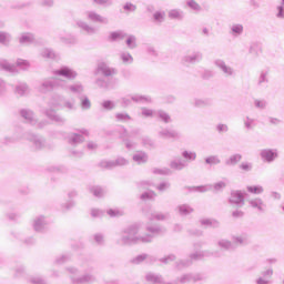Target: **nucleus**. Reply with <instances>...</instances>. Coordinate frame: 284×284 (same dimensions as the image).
<instances>
[{"label": "nucleus", "instance_id": "obj_1", "mask_svg": "<svg viewBox=\"0 0 284 284\" xmlns=\"http://www.w3.org/2000/svg\"><path fill=\"white\" fill-rule=\"evenodd\" d=\"M148 233H141V225L133 224L124 229L121 233L119 243L122 245H139V243H152L154 236L163 234V229L159 225L148 224L145 227Z\"/></svg>", "mask_w": 284, "mask_h": 284}, {"label": "nucleus", "instance_id": "obj_2", "mask_svg": "<svg viewBox=\"0 0 284 284\" xmlns=\"http://www.w3.org/2000/svg\"><path fill=\"white\" fill-rule=\"evenodd\" d=\"M61 101H63V97L59 94H53L49 102V109L44 110V115L49 118L50 121H54L55 123H59L60 125H63L65 123V119L57 113L55 108H61Z\"/></svg>", "mask_w": 284, "mask_h": 284}, {"label": "nucleus", "instance_id": "obj_3", "mask_svg": "<svg viewBox=\"0 0 284 284\" xmlns=\"http://www.w3.org/2000/svg\"><path fill=\"white\" fill-rule=\"evenodd\" d=\"M213 256L214 258H221L223 253L221 251H196L195 253L190 254V260L180 261L176 263L178 270H182V267H190L192 265V261H202V258Z\"/></svg>", "mask_w": 284, "mask_h": 284}, {"label": "nucleus", "instance_id": "obj_4", "mask_svg": "<svg viewBox=\"0 0 284 284\" xmlns=\"http://www.w3.org/2000/svg\"><path fill=\"white\" fill-rule=\"evenodd\" d=\"M63 80L50 78L41 82V84L37 88L40 94H48V92H52L57 90V88H63Z\"/></svg>", "mask_w": 284, "mask_h": 284}, {"label": "nucleus", "instance_id": "obj_5", "mask_svg": "<svg viewBox=\"0 0 284 284\" xmlns=\"http://www.w3.org/2000/svg\"><path fill=\"white\" fill-rule=\"evenodd\" d=\"M130 162L125 158H118L114 161H101L100 168H103L104 170H112L114 168H123L124 165H128Z\"/></svg>", "mask_w": 284, "mask_h": 284}, {"label": "nucleus", "instance_id": "obj_6", "mask_svg": "<svg viewBox=\"0 0 284 284\" xmlns=\"http://www.w3.org/2000/svg\"><path fill=\"white\" fill-rule=\"evenodd\" d=\"M214 65L215 68L220 69L224 77H236V71L234 70V68L227 65V63H225V60L217 59L214 61Z\"/></svg>", "mask_w": 284, "mask_h": 284}, {"label": "nucleus", "instance_id": "obj_7", "mask_svg": "<svg viewBox=\"0 0 284 284\" xmlns=\"http://www.w3.org/2000/svg\"><path fill=\"white\" fill-rule=\"evenodd\" d=\"M134 101V103H152V99L145 95L135 94L131 98H122V108H128Z\"/></svg>", "mask_w": 284, "mask_h": 284}, {"label": "nucleus", "instance_id": "obj_8", "mask_svg": "<svg viewBox=\"0 0 284 284\" xmlns=\"http://www.w3.org/2000/svg\"><path fill=\"white\" fill-rule=\"evenodd\" d=\"M260 156L265 163H274L278 159V150L276 149H263L260 152Z\"/></svg>", "mask_w": 284, "mask_h": 284}, {"label": "nucleus", "instance_id": "obj_9", "mask_svg": "<svg viewBox=\"0 0 284 284\" xmlns=\"http://www.w3.org/2000/svg\"><path fill=\"white\" fill-rule=\"evenodd\" d=\"M50 225V221L43 215H39L33 220V230L34 232H45Z\"/></svg>", "mask_w": 284, "mask_h": 284}, {"label": "nucleus", "instance_id": "obj_10", "mask_svg": "<svg viewBox=\"0 0 284 284\" xmlns=\"http://www.w3.org/2000/svg\"><path fill=\"white\" fill-rule=\"evenodd\" d=\"M27 141H30L36 150H43V148H45V139L41 135L29 133Z\"/></svg>", "mask_w": 284, "mask_h": 284}, {"label": "nucleus", "instance_id": "obj_11", "mask_svg": "<svg viewBox=\"0 0 284 284\" xmlns=\"http://www.w3.org/2000/svg\"><path fill=\"white\" fill-rule=\"evenodd\" d=\"M229 202L231 205L243 207L245 205V195L241 191H232Z\"/></svg>", "mask_w": 284, "mask_h": 284}, {"label": "nucleus", "instance_id": "obj_12", "mask_svg": "<svg viewBox=\"0 0 284 284\" xmlns=\"http://www.w3.org/2000/svg\"><path fill=\"white\" fill-rule=\"evenodd\" d=\"M87 19L92 21V23H102L103 26H108V23H110L108 18L97 13L95 11H88Z\"/></svg>", "mask_w": 284, "mask_h": 284}, {"label": "nucleus", "instance_id": "obj_13", "mask_svg": "<svg viewBox=\"0 0 284 284\" xmlns=\"http://www.w3.org/2000/svg\"><path fill=\"white\" fill-rule=\"evenodd\" d=\"M201 61H203V53L201 51H195L182 58V63H191L192 65L201 63Z\"/></svg>", "mask_w": 284, "mask_h": 284}, {"label": "nucleus", "instance_id": "obj_14", "mask_svg": "<svg viewBox=\"0 0 284 284\" xmlns=\"http://www.w3.org/2000/svg\"><path fill=\"white\" fill-rule=\"evenodd\" d=\"M55 77H64V79H77V71L68 68V67H62L53 72Z\"/></svg>", "mask_w": 284, "mask_h": 284}, {"label": "nucleus", "instance_id": "obj_15", "mask_svg": "<svg viewBox=\"0 0 284 284\" xmlns=\"http://www.w3.org/2000/svg\"><path fill=\"white\" fill-rule=\"evenodd\" d=\"M20 116L30 125H37V116L34 115V111L30 109H22L20 110Z\"/></svg>", "mask_w": 284, "mask_h": 284}, {"label": "nucleus", "instance_id": "obj_16", "mask_svg": "<svg viewBox=\"0 0 284 284\" xmlns=\"http://www.w3.org/2000/svg\"><path fill=\"white\" fill-rule=\"evenodd\" d=\"M72 283L77 284H92L97 281V277L90 273H85L84 275L80 277H71Z\"/></svg>", "mask_w": 284, "mask_h": 284}, {"label": "nucleus", "instance_id": "obj_17", "mask_svg": "<svg viewBox=\"0 0 284 284\" xmlns=\"http://www.w3.org/2000/svg\"><path fill=\"white\" fill-rule=\"evenodd\" d=\"M159 136H161V139H180L181 133H179V131L172 130V129H162L159 132Z\"/></svg>", "mask_w": 284, "mask_h": 284}, {"label": "nucleus", "instance_id": "obj_18", "mask_svg": "<svg viewBox=\"0 0 284 284\" xmlns=\"http://www.w3.org/2000/svg\"><path fill=\"white\" fill-rule=\"evenodd\" d=\"M98 72H101L103 77H113V74H116V69H112L108 67V64L101 63L98 67Z\"/></svg>", "mask_w": 284, "mask_h": 284}, {"label": "nucleus", "instance_id": "obj_19", "mask_svg": "<svg viewBox=\"0 0 284 284\" xmlns=\"http://www.w3.org/2000/svg\"><path fill=\"white\" fill-rule=\"evenodd\" d=\"M251 207L257 210L258 212H265V202L261 197H255L248 201Z\"/></svg>", "mask_w": 284, "mask_h": 284}, {"label": "nucleus", "instance_id": "obj_20", "mask_svg": "<svg viewBox=\"0 0 284 284\" xmlns=\"http://www.w3.org/2000/svg\"><path fill=\"white\" fill-rule=\"evenodd\" d=\"M0 68L2 70H6V72H10V74H18L19 70H17V65L10 64L7 60H1L0 61Z\"/></svg>", "mask_w": 284, "mask_h": 284}, {"label": "nucleus", "instance_id": "obj_21", "mask_svg": "<svg viewBox=\"0 0 284 284\" xmlns=\"http://www.w3.org/2000/svg\"><path fill=\"white\" fill-rule=\"evenodd\" d=\"M170 168L172 170H178V171L185 170V168H187V161L182 159L173 160L170 163Z\"/></svg>", "mask_w": 284, "mask_h": 284}, {"label": "nucleus", "instance_id": "obj_22", "mask_svg": "<svg viewBox=\"0 0 284 284\" xmlns=\"http://www.w3.org/2000/svg\"><path fill=\"white\" fill-rule=\"evenodd\" d=\"M267 77H270V71L260 72V77L257 79V85H260V88L267 87V84L270 83V79Z\"/></svg>", "mask_w": 284, "mask_h": 284}, {"label": "nucleus", "instance_id": "obj_23", "mask_svg": "<svg viewBox=\"0 0 284 284\" xmlns=\"http://www.w3.org/2000/svg\"><path fill=\"white\" fill-rule=\"evenodd\" d=\"M200 274H185L180 277V283H196V281H201Z\"/></svg>", "mask_w": 284, "mask_h": 284}, {"label": "nucleus", "instance_id": "obj_24", "mask_svg": "<svg viewBox=\"0 0 284 284\" xmlns=\"http://www.w3.org/2000/svg\"><path fill=\"white\" fill-rule=\"evenodd\" d=\"M19 43H21V45H30L34 43V34L22 33L21 37L19 38Z\"/></svg>", "mask_w": 284, "mask_h": 284}, {"label": "nucleus", "instance_id": "obj_25", "mask_svg": "<svg viewBox=\"0 0 284 284\" xmlns=\"http://www.w3.org/2000/svg\"><path fill=\"white\" fill-rule=\"evenodd\" d=\"M185 13L181 9H173L169 11V19H174L176 21H183Z\"/></svg>", "mask_w": 284, "mask_h": 284}, {"label": "nucleus", "instance_id": "obj_26", "mask_svg": "<svg viewBox=\"0 0 284 284\" xmlns=\"http://www.w3.org/2000/svg\"><path fill=\"white\" fill-rule=\"evenodd\" d=\"M243 159V155L235 153L233 155H231L229 159L225 160V165H227L229 168H232L234 165H237L239 163H241V160Z\"/></svg>", "mask_w": 284, "mask_h": 284}, {"label": "nucleus", "instance_id": "obj_27", "mask_svg": "<svg viewBox=\"0 0 284 284\" xmlns=\"http://www.w3.org/2000/svg\"><path fill=\"white\" fill-rule=\"evenodd\" d=\"M85 141V138L83 135L78 133H71L69 134V143L70 145H79L80 143H83Z\"/></svg>", "mask_w": 284, "mask_h": 284}, {"label": "nucleus", "instance_id": "obj_28", "mask_svg": "<svg viewBox=\"0 0 284 284\" xmlns=\"http://www.w3.org/2000/svg\"><path fill=\"white\" fill-rule=\"evenodd\" d=\"M28 92H30V88L26 82H21L16 87V94H18L19 97H26Z\"/></svg>", "mask_w": 284, "mask_h": 284}, {"label": "nucleus", "instance_id": "obj_29", "mask_svg": "<svg viewBox=\"0 0 284 284\" xmlns=\"http://www.w3.org/2000/svg\"><path fill=\"white\" fill-rule=\"evenodd\" d=\"M133 161L141 165L143 163H148V153L140 151L133 155Z\"/></svg>", "mask_w": 284, "mask_h": 284}, {"label": "nucleus", "instance_id": "obj_30", "mask_svg": "<svg viewBox=\"0 0 284 284\" xmlns=\"http://www.w3.org/2000/svg\"><path fill=\"white\" fill-rule=\"evenodd\" d=\"M78 26L81 28V30H84L87 34H97V29L88 24V22L78 21Z\"/></svg>", "mask_w": 284, "mask_h": 284}, {"label": "nucleus", "instance_id": "obj_31", "mask_svg": "<svg viewBox=\"0 0 284 284\" xmlns=\"http://www.w3.org/2000/svg\"><path fill=\"white\" fill-rule=\"evenodd\" d=\"M178 212L180 216H189V214H192L194 212V209L187 204H181L178 206Z\"/></svg>", "mask_w": 284, "mask_h": 284}, {"label": "nucleus", "instance_id": "obj_32", "mask_svg": "<svg viewBox=\"0 0 284 284\" xmlns=\"http://www.w3.org/2000/svg\"><path fill=\"white\" fill-rule=\"evenodd\" d=\"M232 239L234 243H237L239 245H250V236L247 234L233 236Z\"/></svg>", "mask_w": 284, "mask_h": 284}, {"label": "nucleus", "instance_id": "obj_33", "mask_svg": "<svg viewBox=\"0 0 284 284\" xmlns=\"http://www.w3.org/2000/svg\"><path fill=\"white\" fill-rule=\"evenodd\" d=\"M170 219V213H151L149 216L150 221H166Z\"/></svg>", "mask_w": 284, "mask_h": 284}, {"label": "nucleus", "instance_id": "obj_34", "mask_svg": "<svg viewBox=\"0 0 284 284\" xmlns=\"http://www.w3.org/2000/svg\"><path fill=\"white\" fill-rule=\"evenodd\" d=\"M125 37H128V34L123 31H113L110 33L109 39L110 41H119L125 39Z\"/></svg>", "mask_w": 284, "mask_h": 284}, {"label": "nucleus", "instance_id": "obj_35", "mask_svg": "<svg viewBox=\"0 0 284 284\" xmlns=\"http://www.w3.org/2000/svg\"><path fill=\"white\" fill-rule=\"evenodd\" d=\"M145 280L149 283H163V277L159 274L148 273Z\"/></svg>", "mask_w": 284, "mask_h": 284}, {"label": "nucleus", "instance_id": "obj_36", "mask_svg": "<svg viewBox=\"0 0 284 284\" xmlns=\"http://www.w3.org/2000/svg\"><path fill=\"white\" fill-rule=\"evenodd\" d=\"M69 90L72 94H83V84L81 82L71 84L69 85Z\"/></svg>", "mask_w": 284, "mask_h": 284}, {"label": "nucleus", "instance_id": "obj_37", "mask_svg": "<svg viewBox=\"0 0 284 284\" xmlns=\"http://www.w3.org/2000/svg\"><path fill=\"white\" fill-rule=\"evenodd\" d=\"M200 223L205 227H219L220 225L219 221L214 219H204V220H201Z\"/></svg>", "mask_w": 284, "mask_h": 284}, {"label": "nucleus", "instance_id": "obj_38", "mask_svg": "<svg viewBox=\"0 0 284 284\" xmlns=\"http://www.w3.org/2000/svg\"><path fill=\"white\" fill-rule=\"evenodd\" d=\"M231 34L233 37H241L243 34V24H232Z\"/></svg>", "mask_w": 284, "mask_h": 284}, {"label": "nucleus", "instance_id": "obj_39", "mask_svg": "<svg viewBox=\"0 0 284 284\" xmlns=\"http://www.w3.org/2000/svg\"><path fill=\"white\" fill-rule=\"evenodd\" d=\"M217 245L221 247V250H234V244H232L230 240H220Z\"/></svg>", "mask_w": 284, "mask_h": 284}, {"label": "nucleus", "instance_id": "obj_40", "mask_svg": "<svg viewBox=\"0 0 284 284\" xmlns=\"http://www.w3.org/2000/svg\"><path fill=\"white\" fill-rule=\"evenodd\" d=\"M206 165H220L221 158L219 155H210L205 159Z\"/></svg>", "mask_w": 284, "mask_h": 284}, {"label": "nucleus", "instance_id": "obj_41", "mask_svg": "<svg viewBox=\"0 0 284 284\" xmlns=\"http://www.w3.org/2000/svg\"><path fill=\"white\" fill-rule=\"evenodd\" d=\"M158 116L159 119H161V121H163V123H172V118L170 116V114L163 110H159L158 111Z\"/></svg>", "mask_w": 284, "mask_h": 284}, {"label": "nucleus", "instance_id": "obj_42", "mask_svg": "<svg viewBox=\"0 0 284 284\" xmlns=\"http://www.w3.org/2000/svg\"><path fill=\"white\" fill-rule=\"evenodd\" d=\"M90 192L91 194H93V196H97L98 199H101V196L105 194V190H103L101 186H91Z\"/></svg>", "mask_w": 284, "mask_h": 284}, {"label": "nucleus", "instance_id": "obj_43", "mask_svg": "<svg viewBox=\"0 0 284 284\" xmlns=\"http://www.w3.org/2000/svg\"><path fill=\"white\" fill-rule=\"evenodd\" d=\"M195 108H207V105H212V101L207 99H195L194 100Z\"/></svg>", "mask_w": 284, "mask_h": 284}, {"label": "nucleus", "instance_id": "obj_44", "mask_svg": "<svg viewBox=\"0 0 284 284\" xmlns=\"http://www.w3.org/2000/svg\"><path fill=\"white\" fill-rule=\"evenodd\" d=\"M120 59L122 60L123 63H126V64L134 63V58L129 52H122L120 54Z\"/></svg>", "mask_w": 284, "mask_h": 284}, {"label": "nucleus", "instance_id": "obj_45", "mask_svg": "<svg viewBox=\"0 0 284 284\" xmlns=\"http://www.w3.org/2000/svg\"><path fill=\"white\" fill-rule=\"evenodd\" d=\"M244 128H246V130H254V128H256V120L246 116L244 120Z\"/></svg>", "mask_w": 284, "mask_h": 284}, {"label": "nucleus", "instance_id": "obj_46", "mask_svg": "<svg viewBox=\"0 0 284 284\" xmlns=\"http://www.w3.org/2000/svg\"><path fill=\"white\" fill-rule=\"evenodd\" d=\"M60 108H64L65 110L72 112L77 110V103L74 102V100H65L63 105H61Z\"/></svg>", "mask_w": 284, "mask_h": 284}, {"label": "nucleus", "instance_id": "obj_47", "mask_svg": "<svg viewBox=\"0 0 284 284\" xmlns=\"http://www.w3.org/2000/svg\"><path fill=\"white\" fill-rule=\"evenodd\" d=\"M62 43H65L67 45H75L78 43L77 37L74 36H67L64 38H61Z\"/></svg>", "mask_w": 284, "mask_h": 284}, {"label": "nucleus", "instance_id": "obj_48", "mask_svg": "<svg viewBox=\"0 0 284 284\" xmlns=\"http://www.w3.org/2000/svg\"><path fill=\"white\" fill-rule=\"evenodd\" d=\"M246 190L250 194H263V192H265L261 185L247 186Z\"/></svg>", "mask_w": 284, "mask_h": 284}, {"label": "nucleus", "instance_id": "obj_49", "mask_svg": "<svg viewBox=\"0 0 284 284\" xmlns=\"http://www.w3.org/2000/svg\"><path fill=\"white\" fill-rule=\"evenodd\" d=\"M153 19L156 23H163L165 21V11H155L153 13Z\"/></svg>", "mask_w": 284, "mask_h": 284}, {"label": "nucleus", "instance_id": "obj_50", "mask_svg": "<svg viewBox=\"0 0 284 284\" xmlns=\"http://www.w3.org/2000/svg\"><path fill=\"white\" fill-rule=\"evenodd\" d=\"M41 55H42L44 59H57V53H55L52 49H44V50L41 52Z\"/></svg>", "mask_w": 284, "mask_h": 284}, {"label": "nucleus", "instance_id": "obj_51", "mask_svg": "<svg viewBox=\"0 0 284 284\" xmlns=\"http://www.w3.org/2000/svg\"><path fill=\"white\" fill-rule=\"evenodd\" d=\"M17 67L20 68V70H30V62L28 60L18 59Z\"/></svg>", "mask_w": 284, "mask_h": 284}, {"label": "nucleus", "instance_id": "obj_52", "mask_svg": "<svg viewBox=\"0 0 284 284\" xmlns=\"http://www.w3.org/2000/svg\"><path fill=\"white\" fill-rule=\"evenodd\" d=\"M82 110H90L92 108V102L88 97L80 98Z\"/></svg>", "mask_w": 284, "mask_h": 284}, {"label": "nucleus", "instance_id": "obj_53", "mask_svg": "<svg viewBox=\"0 0 284 284\" xmlns=\"http://www.w3.org/2000/svg\"><path fill=\"white\" fill-rule=\"evenodd\" d=\"M115 119L116 121H121L123 123H128V121L132 120V118L128 113H116Z\"/></svg>", "mask_w": 284, "mask_h": 284}, {"label": "nucleus", "instance_id": "obj_54", "mask_svg": "<svg viewBox=\"0 0 284 284\" xmlns=\"http://www.w3.org/2000/svg\"><path fill=\"white\" fill-rule=\"evenodd\" d=\"M140 199L142 201H148L152 199H156V193L154 191H148L141 194Z\"/></svg>", "mask_w": 284, "mask_h": 284}, {"label": "nucleus", "instance_id": "obj_55", "mask_svg": "<svg viewBox=\"0 0 284 284\" xmlns=\"http://www.w3.org/2000/svg\"><path fill=\"white\" fill-rule=\"evenodd\" d=\"M11 39L10 33L0 32V43H2V45H8Z\"/></svg>", "mask_w": 284, "mask_h": 284}, {"label": "nucleus", "instance_id": "obj_56", "mask_svg": "<svg viewBox=\"0 0 284 284\" xmlns=\"http://www.w3.org/2000/svg\"><path fill=\"white\" fill-rule=\"evenodd\" d=\"M126 45L130 50H134V48H136V37L129 36L126 39Z\"/></svg>", "mask_w": 284, "mask_h": 284}, {"label": "nucleus", "instance_id": "obj_57", "mask_svg": "<svg viewBox=\"0 0 284 284\" xmlns=\"http://www.w3.org/2000/svg\"><path fill=\"white\" fill-rule=\"evenodd\" d=\"M227 187V182L226 181H220L213 185V189L215 192H223Z\"/></svg>", "mask_w": 284, "mask_h": 284}, {"label": "nucleus", "instance_id": "obj_58", "mask_svg": "<svg viewBox=\"0 0 284 284\" xmlns=\"http://www.w3.org/2000/svg\"><path fill=\"white\" fill-rule=\"evenodd\" d=\"M182 156L183 159H186V161H196V153L194 152L183 151Z\"/></svg>", "mask_w": 284, "mask_h": 284}, {"label": "nucleus", "instance_id": "obj_59", "mask_svg": "<svg viewBox=\"0 0 284 284\" xmlns=\"http://www.w3.org/2000/svg\"><path fill=\"white\" fill-rule=\"evenodd\" d=\"M254 168V164L252 162H242L240 164V170H243V172H252Z\"/></svg>", "mask_w": 284, "mask_h": 284}, {"label": "nucleus", "instance_id": "obj_60", "mask_svg": "<svg viewBox=\"0 0 284 284\" xmlns=\"http://www.w3.org/2000/svg\"><path fill=\"white\" fill-rule=\"evenodd\" d=\"M186 6H189V8H191V10H195L196 12H201V4L195 2L194 0H189L186 2Z\"/></svg>", "mask_w": 284, "mask_h": 284}, {"label": "nucleus", "instance_id": "obj_61", "mask_svg": "<svg viewBox=\"0 0 284 284\" xmlns=\"http://www.w3.org/2000/svg\"><path fill=\"white\" fill-rule=\"evenodd\" d=\"M142 145L144 148H154V141L148 136H142Z\"/></svg>", "mask_w": 284, "mask_h": 284}, {"label": "nucleus", "instance_id": "obj_62", "mask_svg": "<svg viewBox=\"0 0 284 284\" xmlns=\"http://www.w3.org/2000/svg\"><path fill=\"white\" fill-rule=\"evenodd\" d=\"M145 258H148V254H141L134 257L133 260H131V263H133L134 265H139L140 263H143Z\"/></svg>", "mask_w": 284, "mask_h": 284}, {"label": "nucleus", "instance_id": "obj_63", "mask_svg": "<svg viewBox=\"0 0 284 284\" xmlns=\"http://www.w3.org/2000/svg\"><path fill=\"white\" fill-rule=\"evenodd\" d=\"M29 282L33 283V284H48V282H45V280H43V277H41V276L30 277Z\"/></svg>", "mask_w": 284, "mask_h": 284}, {"label": "nucleus", "instance_id": "obj_64", "mask_svg": "<svg viewBox=\"0 0 284 284\" xmlns=\"http://www.w3.org/2000/svg\"><path fill=\"white\" fill-rule=\"evenodd\" d=\"M277 19H284V0H282L281 6H277Z\"/></svg>", "mask_w": 284, "mask_h": 284}]
</instances>
